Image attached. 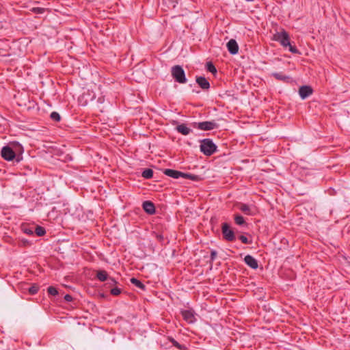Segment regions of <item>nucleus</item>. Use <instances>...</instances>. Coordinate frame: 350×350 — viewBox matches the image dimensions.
Instances as JSON below:
<instances>
[{
    "label": "nucleus",
    "mask_w": 350,
    "mask_h": 350,
    "mask_svg": "<svg viewBox=\"0 0 350 350\" xmlns=\"http://www.w3.org/2000/svg\"><path fill=\"white\" fill-rule=\"evenodd\" d=\"M15 148L20 150V153H17L18 150H14L10 146H5L2 148L1 151V157L6 161H13L15 159L16 163H19L22 159V152L23 151V147L18 142L12 144Z\"/></svg>",
    "instance_id": "f257e3e1"
},
{
    "label": "nucleus",
    "mask_w": 350,
    "mask_h": 350,
    "mask_svg": "<svg viewBox=\"0 0 350 350\" xmlns=\"http://www.w3.org/2000/svg\"><path fill=\"white\" fill-rule=\"evenodd\" d=\"M273 39L274 40L280 42L283 47H288L289 51H291L292 53H299L296 46L291 45L289 35L285 30L282 29V31L275 33L273 36Z\"/></svg>",
    "instance_id": "f03ea898"
},
{
    "label": "nucleus",
    "mask_w": 350,
    "mask_h": 350,
    "mask_svg": "<svg viewBox=\"0 0 350 350\" xmlns=\"http://www.w3.org/2000/svg\"><path fill=\"white\" fill-rule=\"evenodd\" d=\"M217 146L213 140L209 138L203 139L200 141V151L206 156H211L217 151Z\"/></svg>",
    "instance_id": "7ed1b4c3"
},
{
    "label": "nucleus",
    "mask_w": 350,
    "mask_h": 350,
    "mask_svg": "<svg viewBox=\"0 0 350 350\" xmlns=\"http://www.w3.org/2000/svg\"><path fill=\"white\" fill-rule=\"evenodd\" d=\"M171 75L176 82L185 83L187 81L185 70L180 65H176L171 68Z\"/></svg>",
    "instance_id": "20e7f679"
},
{
    "label": "nucleus",
    "mask_w": 350,
    "mask_h": 350,
    "mask_svg": "<svg viewBox=\"0 0 350 350\" xmlns=\"http://www.w3.org/2000/svg\"><path fill=\"white\" fill-rule=\"evenodd\" d=\"M192 126L202 131H211L218 127V124L215 121H204L200 122H193Z\"/></svg>",
    "instance_id": "39448f33"
},
{
    "label": "nucleus",
    "mask_w": 350,
    "mask_h": 350,
    "mask_svg": "<svg viewBox=\"0 0 350 350\" xmlns=\"http://www.w3.org/2000/svg\"><path fill=\"white\" fill-rule=\"evenodd\" d=\"M221 232L224 239L228 241L235 240V235L233 230L227 223H223L221 226Z\"/></svg>",
    "instance_id": "423d86ee"
},
{
    "label": "nucleus",
    "mask_w": 350,
    "mask_h": 350,
    "mask_svg": "<svg viewBox=\"0 0 350 350\" xmlns=\"http://www.w3.org/2000/svg\"><path fill=\"white\" fill-rule=\"evenodd\" d=\"M183 319L188 323H193L196 321L195 313L192 310H185L181 311Z\"/></svg>",
    "instance_id": "0eeeda50"
},
{
    "label": "nucleus",
    "mask_w": 350,
    "mask_h": 350,
    "mask_svg": "<svg viewBox=\"0 0 350 350\" xmlns=\"http://www.w3.org/2000/svg\"><path fill=\"white\" fill-rule=\"evenodd\" d=\"M313 92V90L310 86L303 85L299 88V94L301 99H306L310 96Z\"/></svg>",
    "instance_id": "6e6552de"
},
{
    "label": "nucleus",
    "mask_w": 350,
    "mask_h": 350,
    "mask_svg": "<svg viewBox=\"0 0 350 350\" xmlns=\"http://www.w3.org/2000/svg\"><path fill=\"white\" fill-rule=\"evenodd\" d=\"M227 49L229 53L232 55H235L239 51V46L237 41L234 39H230L227 43Z\"/></svg>",
    "instance_id": "1a4fd4ad"
},
{
    "label": "nucleus",
    "mask_w": 350,
    "mask_h": 350,
    "mask_svg": "<svg viewBox=\"0 0 350 350\" xmlns=\"http://www.w3.org/2000/svg\"><path fill=\"white\" fill-rule=\"evenodd\" d=\"M244 262L253 269H256L258 267V261L251 255H246L244 258Z\"/></svg>",
    "instance_id": "9d476101"
},
{
    "label": "nucleus",
    "mask_w": 350,
    "mask_h": 350,
    "mask_svg": "<svg viewBox=\"0 0 350 350\" xmlns=\"http://www.w3.org/2000/svg\"><path fill=\"white\" fill-rule=\"evenodd\" d=\"M196 81L202 90H207L210 88V83L204 77H196Z\"/></svg>",
    "instance_id": "9b49d317"
},
{
    "label": "nucleus",
    "mask_w": 350,
    "mask_h": 350,
    "mask_svg": "<svg viewBox=\"0 0 350 350\" xmlns=\"http://www.w3.org/2000/svg\"><path fill=\"white\" fill-rule=\"evenodd\" d=\"M164 174L169 176V177H172L173 178H182V176L183 175V172H180V171H178V170H172V169H165L163 172Z\"/></svg>",
    "instance_id": "f8f14e48"
},
{
    "label": "nucleus",
    "mask_w": 350,
    "mask_h": 350,
    "mask_svg": "<svg viewBox=\"0 0 350 350\" xmlns=\"http://www.w3.org/2000/svg\"><path fill=\"white\" fill-rule=\"evenodd\" d=\"M143 209L146 213L152 215L155 213L154 204L151 201H145L142 204Z\"/></svg>",
    "instance_id": "ddd939ff"
},
{
    "label": "nucleus",
    "mask_w": 350,
    "mask_h": 350,
    "mask_svg": "<svg viewBox=\"0 0 350 350\" xmlns=\"http://www.w3.org/2000/svg\"><path fill=\"white\" fill-rule=\"evenodd\" d=\"M176 130L183 135H187L192 131L185 124H178L176 127Z\"/></svg>",
    "instance_id": "4468645a"
},
{
    "label": "nucleus",
    "mask_w": 350,
    "mask_h": 350,
    "mask_svg": "<svg viewBox=\"0 0 350 350\" xmlns=\"http://www.w3.org/2000/svg\"><path fill=\"white\" fill-rule=\"evenodd\" d=\"M239 208L241 211L247 215H252L254 214L252 208L246 204L240 203L239 205Z\"/></svg>",
    "instance_id": "2eb2a0df"
},
{
    "label": "nucleus",
    "mask_w": 350,
    "mask_h": 350,
    "mask_svg": "<svg viewBox=\"0 0 350 350\" xmlns=\"http://www.w3.org/2000/svg\"><path fill=\"white\" fill-rule=\"evenodd\" d=\"M271 76L273 77L275 79L284 82H288L290 79V77L284 75L281 72H273Z\"/></svg>",
    "instance_id": "dca6fc26"
},
{
    "label": "nucleus",
    "mask_w": 350,
    "mask_h": 350,
    "mask_svg": "<svg viewBox=\"0 0 350 350\" xmlns=\"http://www.w3.org/2000/svg\"><path fill=\"white\" fill-rule=\"evenodd\" d=\"M96 278L98 280L104 282L108 280V274L105 270H100L97 272Z\"/></svg>",
    "instance_id": "f3484780"
},
{
    "label": "nucleus",
    "mask_w": 350,
    "mask_h": 350,
    "mask_svg": "<svg viewBox=\"0 0 350 350\" xmlns=\"http://www.w3.org/2000/svg\"><path fill=\"white\" fill-rule=\"evenodd\" d=\"M131 282L134 284L135 286L138 287L142 290L146 289V286L139 280L135 278H132L130 280Z\"/></svg>",
    "instance_id": "a211bd4d"
},
{
    "label": "nucleus",
    "mask_w": 350,
    "mask_h": 350,
    "mask_svg": "<svg viewBox=\"0 0 350 350\" xmlns=\"http://www.w3.org/2000/svg\"><path fill=\"white\" fill-rule=\"evenodd\" d=\"M142 176L146 179H150L153 176V170L150 168L145 169L142 172Z\"/></svg>",
    "instance_id": "6ab92c4d"
},
{
    "label": "nucleus",
    "mask_w": 350,
    "mask_h": 350,
    "mask_svg": "<svg viewBox=\"0 0 350 350\" xmlns=\"http://www.w3.org/2000/svg\"><path fill=\"white\" fill-rule=\"evenodd\" d=\"M206 68L208 72H211L213 75L217 73V69H216L215 66L211 62H208L206 63Z\"/></svg>",
    "instance_id": "aec40b11"
},
{
    "label": "nucleus",
    "mask_w": 350,
    "mask_h": 350,
    "mask_svg": "<svg viewBox=\"0 0 350 350\" xmlns=\"http://www.w3.org/2000/svg\"><path fill=\"white\" fill-rule=\"evenodd\" d=\"M234 222L236 224L241 226L245 224V219L241 215H234Z\"/></svg>",
    "instance_id": "412c9836"
},
{
    "label": "nucleus",
    "mask_w": 350,
    "mask_h": 350,
    "mask_svg": "<svg viewBox=\"0 0 350 350\" xmlns=\"http://www.w3.org/2000/svg\"><path fill=\"white\" fill-rule=\"evenodd\" d=\"M170 341L171 342V343L172 344V345L175 347H176L177 349H180V350H185L186 349V347L183 345H180L179 344L176 340H175L174 338H170Z\"/></svg>",
    "instance_id": "4be33fe9"
},
{
    "label": "nucleus",
    "mask_w": 350,
    "mask_h": 350,
    "mask_svg": "<svg viewBox=\"0 0 350 350\" xmlns=\"http://www.w3.org/2000/svg\"><path fill=\"white\" fill-rule=\"evenodd\" d=\"M34 232L39 237L43 236L46 233L45 229L40 226H36Z\"/></svg>",
    "instance_id": "5701e85b"
},
{
    "label": "nucleus",
    "mask_w": 350,
    "mask_h": 350,
    "mask_svg": "<svg viewBox=\"0 0 350 350\" xmlns=\"http://www.w3.org/2000/svg\"><path fill=\"white\" fill-rule=\"evenodd\" d=\"M31 11L33 12L34 14H42L44 13L46 11V8H40V7H34L31 9Z\"/></svg>",
    "instance_id": "b1692460"
},
{
    "label": "nucleus",
    "mask_w": 350,
    "mask_h": 350,
    "mask_svg": "<svg viewBox=\"0 0 350 350\" xmlns=\"http://www.w3.org/2000/svg\"><path fill=\"white\" fill-rule=\"evenodd\" d=\"M182 178L192 180H198V176L197 175L184 173V172H183V175L182 176Z\"/></svg>",
    "instance_id": "393cba45"
},
{
    "label": "nucleus",
    "mask_w": 350,
    "mask_h": 350,
    "mask_svg": "<svg viewBox=\"0 0 350 350\" xmlns=\"http://www.w3.org/2000/svg\"><path fill=\"white\" fill-rule=\"evenodd\" d=\"M38 290H39V287L36 284H33L31 286H30L28 288V291H29V294H31V295L36 294L38 293Z\"/></svg>",
    "instance_id": "a878e982"
},
{
    "label": "nucleus",
    "mask_w": 350,
    "mask_h": 350,
    "mask_svg": "<svg viewBox=\"0 0 350 350\" xmlns=\"http://www.w3.org/2000/svg\"><path fill=\"white\" fill-rule=\"evenodd\" d=\"M50 117L55 122H59L61 120L60 115L56 111H53L51 113Z\"/></svg>",
    "instance_id": "bb28decb"
},
{
    "label": "nucleus",
    "mask_w": 350,
    "mask_h": 350,
    "mask_svg": "<svg viewBox=\"0 0 350 350\" xmlns=\"http://www.w3.org/2000/svg\"><path fill=\"white\" fill-rule=\"evenodd\" d=\"M47 291H48L49 294L53 295V296H55L58 294L57 289L55 287L52 286H51L48 288Z\"/></svg>",
    "instance_id": "cd10ccee"
},
{
    "label": "nucleus",
    "mask_w": 350,
    "mask_h": 350,
    "mask_svg": "<svg viewBox=\"0 0 350 350\" xmlns=\"http://www.w3.org/2000/svg\"><path fill=\"white\" fill-rule=\"evenodd\" d=\"M121 293V289L118 287H115L111 289V294L113 295H119Z\"/></svg>",
    "instance_id": "c85d7f7f"
},
{
    "label": "nucleus",
    "mask_w": 350,
    "mask_h": 350,
    "mask_svg": "<svg viewBox=\"0 0 350 350\" xmlns=\"http://www.w3.org/2000/svg\"><path fill=\"white\" fill-rule=\"evenodd\" d=\"M239 239L243 243H245V244H250L252 243V241H249L248 239L244 235H241L239 237Z\"/></svg>",
    "instance_id": "c756f323"
},
{
    "label": "nucleus",
    "mask_w": 350,
    "mask_h": 350,
    "mask_svg": "<svg viewBox=\"0 0 350 350\" xmlns=\"http://www.w3.org/2000/svg\"><path fill=\"white\" fill-rule=\"evenodd\" d=\"M178 3L179 0H167V3L172 7V8H175Z\"/></svg>",
    "instance_id": "7c9ffc66"
},
{
    "label": "nucleus",
    "mask_w": 350,
    "mask_h": 350,
    "mask_svg": "<svg viewBox=\"0 0 350 350\" xmlns=\"http://www.w3.org/2000/svg\"><path fill=\"white\" fill-rule=\"evenodd\" d=\"M217 252L215 250H211L210 256L211 261H214L217 257Z\"/></svg>",
    "instance_id": "2f4dec72"
},
{
    "label": "nucleus",
    "mask_w": 350,
    "mask_h": 350,
    "mask_svg": "<svg viewBox=\"0 0 350 350\" xmlns=\"http://www.w3.org/2000/svg\"><path fill=\"white\" fill-rule=\"evenodd\" d=\"M156 237H157V239L159 241H160L161 243H162L163 241V240H164V237L161 234H157Z\"/></svg>",
    "instance_id": "473e14b6"
},
{
    "label": "nucleus",
    "mask_w": 350,
    "mask_h": 350,
    "mask_svg": "<svg viewBox=\"0 0 350 350\" xmlns=\"http://www.w3.org/2000/svg\"><path fill=\"white\" fill-rule=\"evenodd\" d=\"M64 299L66 301L70 302L72 301V297L70 295L67 294L64 296Z\"/></svg>",
    "instance_id": "72a5a7b5"
},
{
    "label": "nucleus",
    "mask_w": 350,
    "mask_h": 350,
    "mask_svg": "<svg viewBox=\"0 0 350 350\" xmlns=\"http://www.w3.org/2000/svg\"><path fill=\"white\" fill-rule=\"evenodd\" d=\"M24 232H25L26 234H33V230H31L30 228H24Z\"/></svg>",
    "instance_id": "f704fd0d"
},
{
    "label": "nucleus",
    "mask_w": 350,
    "mask_h": 350,
    "mask_svg": "<svg viewBox=\"0 0 350 350\" xmlns=\"http://www.w3.org/2000/svg\"><path fill=\"white\" fill-rule=\"evenodd\" d=\"M108 280L109 281V284H113L117 283V282L112 278H109Z\"/></svg>",
    "instance_id": "c9c22d12"
}]
</instances>
